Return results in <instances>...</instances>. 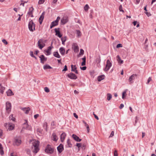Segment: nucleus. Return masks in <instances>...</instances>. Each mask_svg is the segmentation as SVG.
<instances>
[{
	"mask_svg": "<svg viewBox=\"0 0 156 156\" xmlns=\"http://www.w3.org/2000/svg\"><path fill=\"white\" fill-rule=\"evenodd\" d=\"M52 140L55 141H56L58 139V138L57 136L56 135L55 133H53L52 134Z\"/></svg>",
	"mask_w": 156,
	"mask_h": 156,
	"instance_id": "26",
	"label": "nucleus"
},
{
	"mask_svg": "<svg viewBox=\"0 0 156 156\" xmlns=\"http://www.w3.org/2000/svg\"><path fill=\"white\" fill-rule=\"evenodd\" d=\"M67 76L71 79L76 80L77 78V76L72 73H71L67 74Z\"/></svg>",
	"mask_w": 156,
	"mask_h": 156,
	"instance_id": "10",
	"label": "nucleus"
},
{
	"mask_svg": "<svg viewBox=\"0 0 156 156\" xmlns=\"http://www.w3.org/2000/svg\"><path fill=\"white\" fill-rule=\"evenodd\" d=\"M114 132L113 131H112L111 132L110 136H109V138L113 137L114 136Z\"/></svg>",
	"mask_w": 156,
	"mask_h": 156,
	"instance_id": "47",
	"label": "nucleus"
},
{
	"mask_svg": "<svg viewBox=\"0 0 156 156\" xmlns=\"http://www.w3.org/2000/svg\"><path fill=\"white\" fill-rule=\"evenodd\" d=\"M0 154L2 155H3L4 154L3 147L1 144H0Z\"/></svg>",
	"mask_w": 156,
	"mask_h": 156,
	"instance_id": "29",
	"label": "nucleus"
},
{
	"mask_svg": "<svg viewBox=\"0 0 156 156\" xmlns=\"http://www.w3.org/2000/svg\"><path fill=\"white\" fill-rule=\"evenodd\" d=\"M21 143V140L20 138H16L15 139L14 144L17 145H19Z\"/></svg>",
	"mask_w": 156,
	"mask_h": 156,
	"instance_id": "12",
	"label": "nucleus"
},
{
	"mask_svg": "<svg viewBox=\"0 0 156 156\" xmlns=\"http://www.w3.org/2000/svg\"><path fill=\"white\" fill-rule=\"evenodd\" d=\"M57 149L59 153H61L64 149L63 145L62 144H60V145L57 147Z\"/></svg>",
	"mask_w": 156,
	"mask_h": 156,
	"instance_id": "20",
	"label": "nucleus"
},
{
	"mask_svg": "<svg viewBox=\"0 0 156 156\" xmlns=\"http://www.w3.org/2000/svg\"><path fill=\"white\" fill-rule=\"evenodd\" d=\"M76 34L77 35V37H80L81 35V33L79 30H76Z\"/></svg>",
	"mask_w": 156,
	"mask_h": 156,
	"instance_id": "40",
	"label": "nucleus"
},
{
	"mask_svg": "<svg viewBox=\"0 0 156 156\" xmlns=\"http://www.w3.org/2000/svg\"><path fill=\"white\" fill-rule=\"evenodd\" d=\"M66 134L65 133H63L60 136V139L62 142H63L65 139Z\"/></svg>",
	"mask_w": 156,
	"mask_h": 156,
	"instance_id": "23",
	"label": "nucleus"
},
{
	"mask_svg": "<svg viewBox=\"0 0 156 156\" xmlns=\"http://www.w3.org/2000/svg\"><path fill=\"white\" fill-rule=\"evenodd\" d=\"M105 78L104 75H101V76H99L98 77V80L99 81H100L101 80H103Z\"/></svg>",
	"mask_w": 156,
	"mask_h": 156,
	"instance_id": "28",
	"label": "nucleus"
},
{
	"mask_svg": "<svg viewBox=\"0 0 156 156\" xmlns=\"http://www.w3.org/2000/svg\"><path fill=\"white\" fill-rule=\"evenodd\" d=\"M5 126H6V127H8V129L9 130H13L14 128V124L9 123H5Z\"/></svg>",
	"mask_w": 156,
	"mask_h": 156,
	"instance_id": "7",
	"label": "nucleus"
},
{
	"mask_svg": "<svg viewBox=\"0 0 156 156\" xmlns=\"http://www.w3.org/2000/svg\"><path fill=\"white\" fill-rule=\"evenodd\" d=\"M34 9L33 7H31L29 8V11L27 13V14L29 16H30L31 17H33V12Z\"/></svg>",
	"mask_w": 156,
	"mask_h": 156,
	"instance_id": "13",
	"label": "nucleus"
},
{
	"mask_svg": "<svg viewBox=\"0 0 156 156\" xmlns=\"http://www.w3.org/2000/svg\"><path fill=\"white\" fill-rule=\"evenodd\" d=\"M72 137L75 140L77 141V142H80L81 140V139L79 138V137L75 134H73L72 135Z\"/></svg>",
	"mask_w": 156,
	"mask_h": 156,
	"instance_id": "21",
	"label": "nucleus"
},
{
	"mask_svg": "<svg viewBox=\"0 0 156 156\" xmlns=\"http://www.w3.org/2000/svg\"><path fill=\"white\" fill-rule=\"evenodd\" d=\"M122 45L121 44H118L116 46V48H122Z\"/></svg>",
	"mask_w": 156,
	"mask_h": 156,
	"instance_id": "45",
	"label": "nucleus"
},
{
	"mask_svg": "<svg viewBox=\"0 0 156 156\" xmlns=\"http://www.w3.org/2000/svg\"><path fill=\"white\" fill-rule=\"evenodd\" d=\"M47 123L46 122H45L44 123L43 126L44 127H45L46 128H47Z\"/></svg>",
	"mask_w": 156,
	"mask_h": 156,
	"instance_id": "58",
	"label": "nucleus"
},
{
	"mask_svg": "<svg viewBox=\"0 0 156 156\" xmlns=\"http://www.w3.org/2000/svg\"><path fill=\"white\" fill-rule=\"evenodd\" d=\"M55 35L59 37L60 38L62 37V35L60 34V31H59V29L58 28H55Z\"/></svg>",
	"mask_w": 156,
	"mask_h": 156,
	"instance_id": "14",
	"label": "nucleus"
},
{
	"mask_svg": "<svg viewBox=\"0 0 156 156\" xmlns=\"http://www.w3.org/2000/svg\"><path fill=\"white\" fill-rule=\"evenodd\" d=\"M84 52V51L82 49H80V52L79 54L77 55V57H79L80 55H82L83 54Z\"/></svg>",
	"mask_w": 156,
	"mask_h": 156,
	"instance_id": "34",
	"label": "nucleus"
},
{
	"mask_svg": "<svg viewBox=\"0 0 156 156\" xmlns=\"http://www.w3.org/2000/svg\"><path fill=\"white\" fill-rule=\"evenodd\" d=\"M83 60V62L81 63V65L83 66L85 65L86 64V57L85 56L84 57L82 58Z\"/></svg>",
	"mask_w": 156,
	"mask_h": 156,
	"instance_id": "37",
	"label": "nucleus"
},
{
	"mask_svg": "<svg viewBox=\"0 0 156 156\" xmlns=\"http://www.w3.org/2000/svg\"><path fill=\"white\" fill-rule=\"evenodd\" d=\"M44 90L47 93H48L50 91L48 87H44Z\"/></svg>",
	"mask_w": 156,
	"mask_h": 156,
	"instance_id": "43",
	"label": "nucleus"
},
{
	"mask_svg": "<svg viewBox=\"0 0 156 156\" xmlns=\"http://www.w3.org/2000/svg\"><path fill=\"white\" fill-rule=\"evenodd\" d=\"M114 156H118L117 151L116 150L114 152Z\"/></svg>",
	"mask_w": 156,
	"mask_h": 156,
	"instance_id": "51",
	"label": "nucleus"
},
{
	"mask_svg": "<svg viewBox=\"0 0 156 156\" xmlns=\"http://www.w3.org/2000/svg\"><path fill=\"white\" fill-rule=\"evenodd\" d=\"M11 103L9 101H7L6 103V110L7 112L9 114L11 112Z\"/></svg>",
	"mask_w": 156,
	"mask_h": 156,
	"instance_id": "6",
	"label": "nucleus"
},
{
	"mask_svg": "<svg viewBox=\"0 0 156 156\" xmlns=\"http://www.w3.org/2000/svg\"><path fill=\"white\" fill-rule=\"evenodd\" d=\"M93 115H94V117L97 120H98L99 119V118H98V116L96 115L94 113H93Z\"/></svg>",
	"mask_w": 156,
	"mask_h": 156,
	"instance_id": "63",
	"label": "nucleus"
},
{
	"mask_svg": "<svg viewBox=\"0 0 156 156\" xmlns=\"http://www.w3.org/2000/svg\"><path fill=\"white\" fill-rule=\"evenodd\" d=\"M151 80V77H149L148 79L147 84H148L150 82Z\"/></svg>",
	"mask_w": 156,
	"mask_h": 156,
	"instance_id": "52",
	"label": "nucleus"
},
{
	"mask_svg": "<svg viewBox=\"0 0 156 156\" xmlns=\"http://www.w3.org/2000/svg\"><path fill=\"white\" fill-rule=\"evenodd\" d=\"M96 62L98 63L99 64L100 62H101V59L100 57L99 56L96 59Z\"/></svg>",
	"mask_w": 156,
	"mask_h": 156,
	"instance_id": "42",
	"label": "nucleus"
},
{
	"mask_svg": "<svg viewBox=\"0 0 156 156\" xmlns=\"http://www.w3.org/2000/svg\"><path fill=\"white\" fill-rule=\"evenodd\" d=\"M64 67V69L62 70V71H66L67 70V66L66 65Z\"/></svg>",
	"mask_w": 156,
	"mask_h": 156,
	"instance_id": "53",
	"label": "nucleus"
},
{
	"mask_svg": "<svg viewBox=\"0 0 156 156\" xmlns=\"http://www.w3.org/2000/svg\"><path fill=\"white\" fill-rule=\"evenodd\" d=\"M112 66V64L111 62L109 59L107 60L106 62V64L105 68L104 69V70L105 71H108L110 69Z\"/></svg>",
	"mask_w": 156,
	"mask_h": 156,
	"instance_id": "5",
	"label": "nucleus"
},
{
	"mask_svg": "<svg viewBox=\"0 0 156 156\" xmlns=\"http://www.w3.org/2000/svg\"><path fill=\"white\" fill-rule=\"evenodd\" d=\"M86 68H87V67L86 66H84V67H80V69H82L83 70H86Z\"/></svg>",
	"mask_w": 156,
	"mask_h": 156,
	"instance_id": "54",
	"label": "nucleus"
},
{
	"mask_svg": "<svg viewBox=\"0 0 156 156\" xmlns=\"http://www.w3.org/2000/svg\"><path fill=\"white\" fill-rule=\"evenodd\" d=\"M39 58H40L41 62L42 63H44V62L47 60V58L45 57L43 55H41L39 56Z\"/></svg>",
	"mask_w": 156,
	"mask_h": 156,
	"instance_id": "19",
	"label": "nucleus"
},
{
	"mask_svg": "<svg viewBox=\"0 0 156 156\" xmlns=\"http://www.w3.org/2000/svg\"><path fill=\"white\" fill-rule=\"evenodd\" d=\"M66 37H64L62 38L61 40L62 41V43L64 45L65 44V42L66 41Z\"/></svg>",
	"mask_w": 156,
	"mask_h": 156,
	"instance_id": "36",
	"label": "nucleus"
},
{
	"mask_svg": "<svg viewBox=\"0 0 156 156\" xmlns=\"http://www.w3.org/2000/svg\"><path fill=\"white\" fill-rule=\"evenodd\" d=\"M86 128L87 129V133H89L90 131L89 126L88 125V126H86Z\"/></svg>",
	"mask_w": 156,
	"mask_h": 156,
	"instance_id": "59",
	"label": "nucleus"
},
{
	"mask_svg": "<svg viewBox=\"0 0 156 156\" xmlns=\"http://www.w3.org/2000/svg\"><path fill=\"white\" fill-rule=\"evenodd\" d=\"M145 13L148 16H151V14H150V13L149 12H145Z\"/></svg>",
	"mask_w": 156,
	"mask_h": 156,
	"instance_id": "56",
	"label": "nucleus"
},
{
	"mask_svg": "<svg viewBox=\"0 0 156 156\" xmlns=\"http://www.w3.org/2000/svg\"><path fill=\"white\" fill-rule=\"evenodd\" d=\"M9 119L12 120L13 121H15V118L13 117L12 115H11L9 117Z\"/></svg>",
	"mask_w": 156,
	"mask_h": 156,
	"instance_id": "41",
	"label": "nucleus"
},
{
	"mask_svg": "<svg viewBox=\"0 0 156 156\" xmlns=\"http://www.w3.org/2000/svg\"><path fill=\"white\" fill-rule=\"evenodd\" d=\"M39 116V115L38 114H36L34 115V118L35 119H36Z\"/></svg>",
	"mask_w": 156,
	"mask_h": 156,
	"instance_id": "61",
	"label": "nucleus"
},
{
	"mask_svg": "<svg viewBox=\"0 0 156 156\" xmlns=\"http://www.w3.org/2000/svg\"><path fill=\"white\" fill-rule=\"evenodd\" d=\"M59 52L62 55H63L65 54V50L63 48H61L59 49Z\"/></svg>",
	"mask_w": 156,
	"mask_h": 156,
	"instance_id": "27",
	"label": "nucleus"
},
{
	"mask_svg": "<svg viewBox=\"0 0 156 156\" xmlns=\"http://www.w3.org/2000/svg\"><path fill=\"white\" fill-rule=\"evenodd\" d=\"M43 68L44 69H51L52 68L50 66L48 65H45L44 66Z\"/></svg>",
	"mask_w": 156,
	"mask_h": 156,
	"instance_id": "33",
	"label": "nucleus"
},
{
	"mask_svg": "<svg viewBox=\"0 0 156 156\" xmlns=\"http://www.w3.org/2000/svg\"><path fill=\"white\" fill-rule=\"evenodd\" d=\"M45 12H44L40 16L39 19V21L40 24H41L42 22V21L44 19Z\"/></svg>",
	"mask_w": 156,
	"mask_h": 156,
	"instance_id": "17",
	"label": "nucleus"
},
{
	"mask_svg": "<svg viewBox=\"0 0 156 156\" xmlns=\"http://www.w3.org/2000/svg\"><path fill=\"white\" fill-rule=\"evenodd\" d=\"M0 92L2 94H3L5 89V87L1 86V84L0 85Z\"/></svg>",
	"mask_w": 156,
	"mask_h": 156,
	"instance_id": "31",
	"label": "nucleus"
},
{
	"mask_svg": "<svg viewBox=\"0 0 156 156\" xmlns=\"http://www.w3.org/2000/svg\"><path fill=\"white\" fill-rule=\"evenodd\" d=\"M137 76V74H133L129 77V81L130 83H133V80L135 79V78Z\"/></svg>",
	"mask_w": 156,
	"mask_h": 156,
	"instance_id": "11",
	"label": "nucleus"
},
{
	"mask_svg": "<svg viewBox=\"0 0 156 156\" xmlns=\"http://www.w3.org/2000/svg\"><path fill=\"white\" fill-rule=\"evenodd\" d=\"M124 107V105L122 104H121L120 105V106L119 107L120 109H122Z\"/></svg>",
	"mask_w": 156,
	"mask_h": 156,
	"instance_id": "64",
	"label": "nucleus"
},
{
	"mask_svg": "<svg viewBox=\"0 0 156 156\" xmlns=\"http://www.w3.org/2000/svg\"><path fill=\"white\" fill-rule=\"evenodd\" d=\"M112 98V95L110 94H107V99L108 101H109Z\"/></svg>",
	"mask_w": 156,
	"mask_h": 156,
	"instance_id": "39",
	"label": "nucleus"
},
{
	"mask_svg": "<svg viewBox=\"0 0 156 156\" xmlns=\"http://www.w3.org/2000/svg\"><path fill=\"white\" fill-rule=\"evenodd\" d=\"M35 24L32 20H31L28 23V28L29 30L33 32L35 30Z\"/></svg>",
	"mask_w": 156,
	"mask_h": 156,
	"instance_id": "2",
	"label": "nucleus"
},
{
	"mask_svg": "<svg viewBox=\"0 0 156 156\" xmlns=\"http://www.w3.org/2000/svg\"><path fill=\"white\" fill-rule=\"evenodd\" d=\"M2 42L5 44L6 45L8 44V42L6 41V40L5 39H3L2 40Z\"/></svg>",
	"mask_w": 156,
	"mask_h": 156,
	"instance_id": "50",
	"label": "nucleus"
},
{
	"mask_svg": "<svg viewBox=\"0 0 156 156\" xmlns=\"http://www.w3.org/2000/svg\"><path fill=\"white\" fill-rule=\"evenodd\" d=\"M7 95L8 96H11L14 95V94L10 89H9L6 91Z\"/></svg>",
	"mask_w": 156,
	"mask_h": 156,
	"instance_id": "25",
	"label": "nucleus"
},
{
	"mask_svg": "<svg viewBox=\"0 0 156 156\" xmlns=\"http://www.w3.org/2000/svg\"><path fill=\"white\" fill-rule=\"evenodd\" d=\"M74 51L75 52H77L79 51V48L77 46L74 49Z\"/></svg>",
	"mask_w": 156,
	"mask_h": 156,
	"instance_id": "49",
	"label": "nucleus"
},
{
	"mask_svg": "<svg viewBox=\"0 0 156 156\" xmlns=\"http://www.w3.org/2000/svg\"><path fill=\"white\" fill-rule=\"evenodd\" d=\"M21 109L26 114H27L29 113V111L30 110V108L28 107L27 108H22Z\"/></svg>",
	"mask_w": 156,
	"mask_h": 156,
	"instance_id": "24",
	"label": "nucleus"
},
{
	"mask_svg": "<svg viewBox=\"0 0 156 156\" xmlns=\"http://www.w3.org/2000/svg\"><path fill=\"white\" fill-rule=\"evenodd\" d=\"M71 71L74 72L76 74H78V72L77 70H76V67L75 65H72L71 66Z\"/></svg>",
	"mask_w": 156,
	"mask_h": 156,
	"instance_id": "18",
	"label": "nucleus"
},
{
	"mask_svg": "<svg viewBox=\"0 0 156 156\" xmlns=\"http://www.w3.org/2000/svg\"><path fill=\"white\" fill-rule=\"evenodd\" d=\"M32 142V151L33 153H37L39 151V142L38 140H32L30 141Z\"/></svg>",
	"mask_w": 156,
	"mask_h": 156,
	"instance_id": "1",
	"label": "nucleus"
},
{
	"mask_svg": "<svg viewBox=\"0 0 156 156\" xmlns=\"http://www.w3.org/2000/svg\"><path fill=\"white\" fill-rule=\"evenodd\" d=\"M68 21V19L67 17H63L61 20V23L62 24H64L67 22Z\"/></svg>",
	"mask_w": 156,
	"mask_h": 156,
	"instance_id": "16",
	"label": "nucleus"
},
{
	"mask_svg": "<svg viewBox=\"0 0 156 156\" xmlns=\"http://www.w3.org/2000/svg\"><path fill=\"white\" fill-rule=\"evenodd\" d=\"M60 19V17L58 16L57 17L56 20L55 21L51 22V26L50 28L51 29L54 26L57 25L58 24V22Z\"/></svg>",
	"mask_w": 156,
	"mask_h": 156,
	"instance_id": "8",
	"label": "nucleus"
},
{
	"mask_svg": "<svg viewBox=\"0 0 156 156\" xmlns=\"http://www.w3.org/2000/svg\"><path fill=\"white\" fill-rule=\"evenodd\" d=\"M25 122L23 124V128L27 129L28 130H31V126L28 125L27 120H24Z\"/></svg>",
	"mask_w": 156,
	"mask_h": 156,
	"instance_id": "4",
	"label": "nucleus"
},
{
	"mask_svg": "<svg viewBox=\"0 0 156 156\" xmlns=\"http://www.w3.org/2000/svg\"><path fill=\"white\" fill-rule=\"evenodd\" d=\"M89 8L90 7L88 4L86 5L84 8V10L86 12L87 11Z\"/></svg>",
	"mask_w": 156,
	"mask_h": 156,
	"instance_id": "38",
	"label": "nucleus"
},
{
	"mask_svg": "<svg viewBox=\"0 0 156 156\" xmlns=\"http://www.w3.org/2000/svg\"><path fill=\"white\" fill-rule=\"evenodd\" d=\"M38 46L39 48L41 49L45 46V44L44 43L42 39H39L38 42Z\"/></svg>",
	"mask_w": 156,
	"mask_h": 156,
	"instance_id": "9",
	"label": "nucleus"
},
{
	"mask_svg": "<svg viewBox=\"0 0 156 156\" xmlns=\"http://www.w3.org/2000/svg\"><path fill=\"white\" fill-rule=\"evenodd\" d=\"M83 122L84 124V126H88V125L87 123L85 122L84 120L83 121Z\"/></svg>",
	"mask_w": 156,
	"mask_h": 156,
	"instance_id": "55",
	"label": "nucleus"
},
{
	"mask_svg": "<svg viewBox=\"0 0 156 156\" xmlns=\"http://www.w3.org/2000/svg\"><path fill=\"white\" fill-rule=\"evenodd\" d=\"M119 10L120 11L122 12H124L123 10L122 9V5H120L119 7Z\"/></svg>",
	"mask_w": 156,
	"mask_h": 156,
	"instance_id": "48",
	"label": "nucleus"
},
{
	"mask_svg": "<svg viewBox=\"0 0 156 156\" xmlns=\"http://www.w3.org/2000/svg\"><path fill=\"white\" fill-rule=\"evenodd\" d=\"M2 129H0V137H1L2 136Z\"/></svg>",
	"mask_w": 156,
	"mask_h": 156,
	"instance_id": "60",
	"label": "nucleus"
},
{
	"mask_svg": "<svg viewBox=\"0 0 156 156\" xmlns=\"http://www.w3.org/2000/svg\"><path fill=\"white\" fill-rule=\"evenodd\" d=\"M67 144L68 147H72V144L71 143V142L70 141V140L69 139H68L67 141Z\"/></svg>",
	"mask_w": 156,
	"mask_h": 156,
	"instance_id": "35",
	"label": "nucleus"
},
{
	"mask_svg": "<svg viewBox=\"0 0 156 156\" xmlns=\"http://www.w3.org/2000/svg\"><path fill=\"white\" fill-rule=\"evenodd\" d=\"M53 55L54 56L58 58H59L60 57V55L59 54L58 52L57 51L54 52L53 53Z\"/></svg>",
	"mask_w": 156,
	"mask_h": 156,
	"instance_id": "30",
	"label": "nucleus"
},
{
	"mask_svg": "<svg viewBox=\"0 0 156 156\" xmlns=\"http://www.w3.org/2000/svg\"><path fill=\"white\" fill-rule=\"evenodd\" d=\"M117 60L119 63L120 64H122L123 62V61L122 60L119 55H118L116 56Z\"/></svg>",
	"mask_w": 156,
	"mask_h": 156,
	"instance_id": "22",
	"label": "nucleus"
},
{
	"mask_svg": "<svg viewBox=\"0 0 156 156\" xmlns=\"http://www.w3.org/2000/svg\"><path fill=\"white\" fill-rule=\"evenodd\" d=\"M45 151L47 153L51 154L54 152V149L50 145H48L45 149Z\"/></svg>",
	"mask_w": 156,
	"mask_h": 156,
	"instance_id": "3",
	"label": "nucleus"
},
{
	"mask_svg": "<svg viewBox=\"0 0 156 156\" xmlns=\"http://www.w3.org/2000/svg\"><path fill=\"white\" fill-rule=\"evenodd\" d=\"M44 2V0H39L38 2V3L40 4H43Z\"/></svg>",
	"mask_w": 156,
	"mask_h": 156,
	"instance_id": "46",
	"label": "nucleus"
},
{
	"mask_svg": "<svg viewBox=\"0 0 156 156\" xmlns=\"http://www.w3.org/2000/svg\"><path fill=\"white\" fill-rule=\"evenodd\" d=\"M73 115L76 119L78 118V116L76 113H73Z\"/></svg>",
	"mask_w": 156,
	"mask_h": 156,
	"instance_id": "62",
	"label": "nucleus"
},
{
	"mask_svg": "<svg viewBox=\"0 0 156 156\" xmlns=\"http://www.w3.org/2000/svg\"><path fill=\"white\" fill-rule=\"evenodd\" d=\"M81 143L76 144V146L78 147L79 150H80V147H81Z\"/></svg>",
	"mask_w": 156,
	"mask_h": 156,
	"instance_id": "44",
	"label": "nucleus"
},
{
	"mask_svg": "<svg viewBox=\"0 0 156 156\" xmlns=\"http://www.w3.org/2000/svg\"><path fill=\"white\" fill-rule=\"evenodd\" d=\"M30 55L31 57H33L34 56V55L33 53V51H30Z\"/></svg>",
	"mask_w": 156,
	"mask_h": 156,
	"instance_id": "57",
	"label": "nucleus"
},
{
	"mask_svg": "<svg viewBox=\"0 0 156 156\" xmlns=\"http://www.w3.org/2000/svg\"><path fill=\"white\" fill-rule=\"evenodd\" d=\"M52 43H53L52 42L51 43V46L48 47L47 50L46 51V52L47 53V55H49L51 54L50 51L51 50L52 48H53V46H52Z\"/></svg>",
	"mask_w": 156,
	"mask_h": 156,
	"instance_id": "15",
	"label": "nucleus"
},
{
	"mask_svg": "<svg viewBox=\"0 0 156 156\" xmlns=\"http://www.w3.org/2000/svg\"><path fill=\"white\" fill-rule=\"evenodd\" d=\"M126 90H125L122 93V98L123 99H124L126 95Z\"/></svg>",
	"mask_w": 156,
	"mask_h": 156,
	"instance_id": "32",
	"label": "nucleus"
}]
</instances>
